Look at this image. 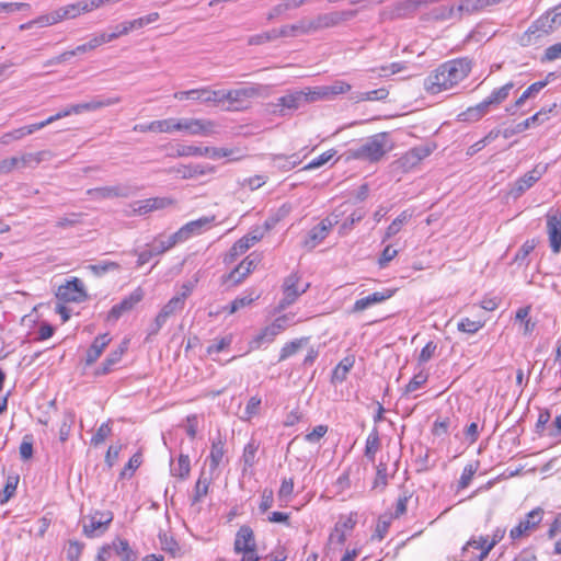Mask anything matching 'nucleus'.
Here are the masks:
<instances>
[{"instance_id": "obj_31", "label": "nucleus", "mask_w": 561, "mask_h": 561, "mask_svg": "<svg viewBox=\"0 0 561 561\" xmlns=\"http://www.w3.org/2000/svg\"><path fill=\"white\" fill-rule=\"evenodd\" d=\"M206 154H208L207 147L194 145H176L173 150L168 153L171 158L206 157Z\"/></svg>"}, {"instance_id": "obj_1", "label": "nucleus", "mask_w": 561, "mask_h": 561, "mask_svg": "<svg viewBox=\"0 0 561 561\" xmlns=\"http://www.w3.org/2000/svg\"><path fill=\"white\" fill-rule=\"evenodd\" d=\"M470 70L471 62L466 58L448 60L425 79V89L432 94L449 90L462 81Z\"/></svg>"}, {"instance_id": "obj_2", "label": "nucleus", "mask_w": 561, "mask_h": 561, "mask_svg": "<svg viewBox=\"0 0 561 561\" xmlns=\"http://www.w3.org/2000/svg\"><path fill=\"white\" fill-rule=\"evenodd\" d=\"M392 147L389 134L378 133L363 139L357 146L350 148L346 153L348 159L378 162Z\"/></svg>"}, {"instance_id": "obj_19", "label": "nucleus", "mask_w": 561, "mask_h": 561, "mask_svg": "<svg viewBox=\"0 0 561 561\" xmlns=\"http://www.w3.org/2000/svg\"><path fill=\"white\" fill-rule=\"evenodd\" d=\"M174 202L170 197H151L142 201H136L133 203V214L146 215L153 210H159L173 205Z\"/></svg>"}, {"instance_id": "obj_6", "label": "nucleus", "mask_w": 561, "mask_h": 561, "mask_svg": "<svg viewBox=\"0 0 561 561\" xmlns=\"http://www.w3.org/2000/svg\"><path fill=\"white\" fill-rule=\"evenodd\" d=\"M180 131L192 136L211 137L219 133V124L208 118H180Z\"/></svg>"}, {"instance_id": "obj_55", "label": "nucleus", "mask_w": 561, "mask_h": 561, "mask_svg": "<svg viewBox=\"0 0 561 561\" xmlns=\"http://www.w3.org/2000/svg\"><path fill=\"white\" fill-rule=\"evenodd\" d=\"M336 154V150L330 149L325 152L321 153L319 157L311 160L308 164H306L302 170H314L318 169L325 163H328L334 156Z\"/></svg>"}, {"instance_id": "obj_22", "label": "nucleus", "mask_w": 561, "mask_h": 561, "mask_svg": "<svg viewBox=\"0 0 561 561\" xmlns=\"http://www.w3.org/2000/svg\"><path fill=\"white\" fill-rule=\"evenodd\" d=\"M122 101L121 96H108V98H102L96 96L92 99L89 102L72 104V111L75 114H81L84 112H92L96 111L103 107L112 106Z\"/></svg>"}, {"instance_id": "obj_56", "label": "nucleus", "mask_w": 561, "mask_h": 561, "mask_svg": "<svg viewBox=\"0 0 561 561\" xmlns=\"http://www.w3.org/2000/svg\"><path fill=\"white\" fill-rule=\"evenodd\" d=\"M62 9H64V12L66 15L65 16L66 20L76 19L77 16H79L82 13H88V7L85 3H83V1H78L76 3L67 4V5L62 7Z\"/></svg>"}, {"instance_id": "obj_29", "label": "nucleus", "mask_w": 561, "mask_h": 561, "mask_svg": "<svg viewBox=\"0 0 561 561\" xmlns=\"http://www.w3.org/2000/svg\"><path fill=\"white\" fill-rule=\"evenodd\" d=\"M110 342L111 337L107 333L98 335L87 351L85 364L92 365L95 363Z\"/></svg>"}, {"instance_id": "obj_27", "label": "nucleus", "mask_w": 561, "mask_h": 561, "mask_svg": "<svg viewBox=\"0 0 561 561\" xmlns=\"http://www.w3.org/2000/svg\"><path fill=\"white\" fill-rule=\"evenodd\" d=\"M216 476V472H211L210 470L208 472L202 470L194 486L193 503L201 502L209 493L210 484Z\"/></svg>"}, {"instance_id": "obj_10", "label": "nucleus", "mask_w": 561, "mask_h": 561, "mask_svg": "<svg viewBox=\"0 0 561 561\" xmlns=\"http://www.w3.org/2000/svg\"><path fill=\"white\" fill-rule=\"evenodd\" d=\"M56 297L65 302H80L87 297L82 282L73 277L60 285L56 291Z\"/></svg>"}, {"instance_id": "obj_8", "label": "nucleus", "mask_w": 561, "mask_h": 561, "mask_svg": "<svg viewBox=\"0 0 561 561\" xmlns=\"http://www.w3.org/2000/svg\"><path fill=\"white\" fill-rule=\"evenodd\" d=\"M543 517V510L536 507L525 515L519 523L510 530V538L515 541L523 537H528L537 529Z\"/></svg>"}, {"instance_id": "obj_45", "label": "nucleus", "mask_w": 561, "mask_h": 561, "mask_svg": "<svg viewBox=\"0 0 561 561\" xmlns=\"http://www.w3.org/2000/svg\"><path fill=\"white\" fill-rule=\"evenodd\" d=\"M549 112H551V108L548 110V111H546L543 108L540 110L539 112H537L533 116H530V117L526 118L525 121L518 123L514 127V131H524V130L528 129L531 125L543 123L548 118L547 114Z\"/></svg>"}, {"instance_id": "obj_36", "label": "nucleus", "mask_w": 561, "mask_h": 561, "mask_svg": "<svg viewBox=\"0 0 561 561\" xmlns=\"http://www.w3.org/2000/svg\"><path fill=\"white\" fill-rule=\"evenodd\" d=\"M278 335L276 330L272 324L265 327L261 332L255 335L250 342V347L252 350L260 348L265 343H271Z\"/></svg>"}, {"instance_id": "obj_5", "label": "nucleus", "mask_w": 561, "mask_h": 561, "mask_svg": "<svg viewBox=\"0 0 561 561\" xmlns=\"http://www.w3.org/2000/svg\"><path fill=\"white\" fill-rule=\"evenodd\" d=\"M113 513L111 511H95L84 518L83 535L88 538H95L103 535L113 522Z\"/></svg>"}, {"instance_id": "obj_26", "label": "nucleus", "mask_w": 561, "mask_h": 561, "mask_svg": "<svg viewBox=\"0 0 561 561\" xmlns=\"http://www.w3.org/2000/svg\"><path fill=\"white\" fill-rule=\"evenodd\" d=\"M16 160V169L35 168L41 162L53 158V152L42 150L35 153H23L21 157H12Z\"/></svg>"}, {"instance_id": "obj_17", "label": "nucleus", "mask_w": 561, "mask_h": 561, "mask_svg": "<svg viewBox=\"0 0 561 561\" xmlns=\"http://www.w3.org/2000/svg\"><path fill=\"white\" fill-rule=\"evenodd\" d=\"M431 152V148L426 146L414 147L400 157L397 160V164L404 172H408L416 167L423 159L428 157Z\"/></svg>"}, {"instance_id": "obj_32", "label": "nucleus", "mask_w": 561, "mask_h": 561, "mask_svg": "<svg viewBox=\"0 0 561 561\" xmlns=\"http://www.w3.org/2000/svg\"><path fill=\"white\" fill-rule=\"evenodd\" d=\"M158 538L161 549L164 552L169 553L173 558L183 557L184 551L173 536L169 535L167 531H160Z\"/></svg>"}, {"instance_id": "obj_41", "label": "nucleus", "mask_w": 561, "mask_h": 561, "mask_svg": "<svg viewBox=\"0 0 561 561\" xmlns=\"http://www.w3.org/2000/svg\"><path fill=\"white\" fill-rule=\"evenodd\" d=\"M191 471V461L187 455L181 454L176 463H171V473L184 480L188 477Z\"/></svg>"}, {"instance_id": "obj_38", "label": "nucleus", "mask_w": 561, "mask_h": 561, "mask_svg": "<svg viewBox=\"0 0 561 561\" xmlns=\"http://www.w3.org/2000/svg\"><path fill=\"white\" fill-rule=\"evenodd\" d=\"M506 529L502 527H497L493 530L490 545L485 546V549L483 552L479 553L478 556H472L467 561H484L490 551L494 548L496 543H499L505 536Z\"/></svg>"}, {"instance_id": "obj_54", "label": "nucleus", "mask_w": 561, "mask_h": 561, "mask_svg": "<svg viewBox=\"0 0 561 561\" xmlns=\"http://www.w3.org/2000/svg\"><path fill=\"white\" fill-rule=\"evenodd\" d=\"M307 340L308 339H299V340H294L291 342L286 343L280 350L278 360L283 362V360L287 359L288 357H290L291 355L296 354L298 352V350L302 346V344L305 342H307Z\"/></svg>"}, {"instance_id": "obj_50", "label": "nucleus", "mask_w": 561, "mask_h": 561, "mask_svg": "<svg viewBox=\"0 0 561 561\" xmlns=\"http://www.w3.org/2000/svg\"><path fill=\"white\" fill-rule=\"evenodd\" d=\"M389 91L386 88H379L368 92L358 93L355 98L356 102L364 101H381L387 99Z\"/></svg>"}, {"instance_id": "obj_21", "label": "nucleus", "mask_w": 561, "mask_h": 561, "mask_svg": "<svg viewBox=\"0 0 561 561\" xmlns=\"http://www.w3.org/2000/svg\"><path fill=\"white\" fill-rule=\"evenodd\" d=\"M127 341H123L117 348L111 351L104 362L94 370V376H104L115 370L121 363L124 353L127 351Z\"/></svg>"}, {"instance_id": "obj_37", "label": "nucleus", "mask_w": 561, "mask_h": 561, "mask_svg": "<svg viewBox=\"0 0 561 561\" xmlns=\"http://www.w3.org/2000/svg\"><path fill=\"white\" fill-rule=\"evenodd\" d=\"M412 214L408 210H403L392 222L388 226L382 242L398 234L402 227L411 219Z\"/></svg>"}, {"instance_id": "obj_46", "label": "nucleus", "mask_w": 561, "mask_h": 561, "mask_svg": "<svg viewBox=\"0 0 561 561\" xmlns=\"http://www.w3.org/2000/svg\"><path fill=\"white\" fill-rule=\"evenodd\" d=\"M250 249V244L248 243V240L239 239L237 242L233 243V245L230 248L229 252L225 256L226 263H232L234 262L240 255L245 253Z\"/></svg>"}, {"instance_id": "obj_11", "label": "nucleus", "mask_w": 561, "mask_h": 561, "mask_svg": "<svg viewBox=\"0 0 561 561\" xmlns=\"http://www.w3.org/2000/svg\"><path fill=\"white\" fill-rule=\"evenodd\" d=\"M145 296L142 288L137 287L121 302L114 305L107 314L108 321H117L123 314L131 311L134 307L139 304Z\"/></svg>"}, {"instance_id": "obj_59", "label": "nucleus", "mask_w": 561, "mask_h": 561, "mask_svg": "<svg viewBox=\"0 0 561 561\" xmlns=\"http://www.w3.org/2000/svg\"><path fill=\"white\" fill-rule=\"evenodd\" d=\"M261 402V398L256 396L251 397L245 405L241 420L250 421L253 416H255L259 413Z\"/></svg>"}, {"instance_id": "obj_20", "label": "nucleus", "mask_w": 561, "mask_h": 561, "mask_svg": "<svg viewBox=\"0 0 561 561\" xmlns=\"http://www.w3.org/2000/svg\"><path fill=\"white\" fill-rule=\"evenodd\" d=\"M356 514L351 513L347 516H341L334 526V529L329 536L331 543L342 545L346 540L347 533H350L356 525Z\"/></svg>"}, {"instance_id": "obj_58", "label": "nucleus", "mask_w": 561, "mask_h": 561, "mask_svg": "<svg viewBox=\"0 0 561 561\" xmlns=\"http://www.w3.org/2000/svg\"><path fill=\"white\" fill-rule=\"evenodd\" d=\"M325 87L329 100L339 94L347 93L352 89V85L343 80H335L332 84Z\"/></svg>"}, {"instance_id": "obj_34", "label": "nucleus", "mask_w": 561, "mask_h": 561, "mask_svg": "<svg viewBox=\"0 0 561 561\" xmlns=\"http://www.w3.org/2000/svg\"><path fill=\"white\" fill-rule=\"evenodd\" d=\"M215 217H202L196 220H192L187 224H185L183 227H181V231H183V234L185 236L186 240L190 239L194 234H198L202 232V230L206 227H209V225L214 221Z\"/></svg>"}, {"instance_id": "obj_62", "label": "nucleus", "mask_w": 561, "mask_h": 561, "mask_svg": "<svg viewBox=\"0 0 561 561\" xmlns=\"http://www.w3.org/2000/svg\"><path fill=\"white\" fill-rule=\"evenodd\" d=\"M482 327H483L482 322L473 321V320H470L469 318L461 319L457 324V328L459 331L469 333V334L477 333Z\"/></svg>"}, {"instance_id": "obj_51", "label": "nucleus", "mask_w": 561, "mask_h": 561, "mask_svg": "<svg viewBox=\"0 0 561 561\" xmlns=\"http://www.w3.org/2000/svg\"><path fill=\"white\" fill-rule=\"evenodd\" d=\"M208 154L206 157L210 159H219L224 157L231 158V161H239L242 156H234L239 150L237 149H226V148H216V147H207Z\"/></svg>"}, {"instance_id": "obj_63", "label": "nucleus", "mask_w": 561, "mask_h": 561, "mask_svg": "<svg viewBox=\"0 0 561 561\" xmlns=\"http://www.w3.org/2000/svg\"><path fill=\"white\" fill-rule=\"evenodd\" d=\"M141 455L139 453L134 454L122 470L121 478H130L134 471L141 465Z\"/></svg>"}, {"instance_id": "obj_16", "label": "nucleus", "mask_w": 561, "mask_h": 561, "mask_svg": "<svg viewBox=\"0 0 561 561\" xmlns=\"http://www.w3.org/2000/svg\"><path fill=\"white\" fill-rule=\"evenodd\" d=\"M547 233L552 252L559 253L561 250V211L547 214Z\"/></svg>"}, {"instance_id": "obj_30", "label": "nucleus", "mask_w": 561, "mask_h": 561, "mask_svg": "<svg viewBox=\"0 0 561 561\" xmlns=\"http://www.w3.org/2000/svg\"><path fill=\"white\" fill-rule=\"evenodd\" d=\"M513 88H514V83L510 81V82L505 83L504 85H502L497 89H494L491 92V94L482 101V103L490 112V110L492 107L499 106L508 98L511 90Z\"/></svg>"}, {"instance_id": "obj_44", "label": "nucleus", "mask_w": 561, "mask_h": 561, "mask_svg": "<svg viewBox=\"0 0 561 561\" xmlns=\"http://www.w3.org/2000/svg\"><path fill=\"white\" fill-rule=\"evenodd\" d=\"M259 447L260 443L254 438H251L249 443L244 446L242 461L245 468H252L254 466Z\"/></svg>"}, {"instance_id": "obj_61", "label": "nucleus", "mask_w": 561, "mask_h": 561, "mask_svg": "<svg viewBox=\"0 0 561 561\" xmlns=\"http://www.w3.org/2000/svg\"><path fill=\"white\" fill-rule=\"evenodd\" d=\"M388 484V476H387V465L385 462H379L377 466L376 477L373 483L374 489L383 490Z\"/></svg>"}, {"instance_id": "obj_53", "label": "nucleus", "mask_w": 561, "mask_h": 561, "mask_svg": "<svg viewBox=\"0 0 561 561\" xmlns=\"http://www.w3.org/2000/svg\"><path fill=\"white\" fill-rule=\"evenodd\" d=\"M354 365V359L351 357L343 358L333 370V379L336 381L345 380L350 369Z\"/></svg>"}, {"instance_id": "obj_15", "label": "nucleus", "mask_w": 561, "mask_h": 561, "mask_svg": "<svg viewBox=\"0 0 561 561\" xmlns=\"http://www.w3.org/2000/svg\"><path fill=\"white\" fill-rule=\"evenodd\" d=\"M353 15L352 12L347 11H334L318 15L314 20L309 22V28L311 32L329 28L339 25L341 22L346 21Z\"/></svg>"}, {"instance_id": "obj_60", "label": "nucleus", "mask_w": 561, "mask_h": 561, "mask_svg": "<svg viewBox=\"0 0 561 561\" xmlns=\"http://www.w3.org/2000/svg\"><path fill=\"white\" fill-rule=\"evenodd\" d=\"M232 343L231 335L224 336L221 339L214 340L208 346H207V353L209 355L211 354H218L226 350L230 344Z\"/></svg>"}, {"instance_id": "obj_28", "label": "nucleus", "mask_w": 561, "mask_h": 561, "mask_svg": "<svg viewBox=\"0 0 561 561\" xmlns=\"http://www.w3.org/2000/svg\"><path fill=\"white\" fill-rule=\"evenodd\" d=\"M304 99V91H293L278 98L276 106L280 107V113L284 115L285 111H295L305 105Z\"/></svg>"}, {"instance_id": "obj_52", "label": "nucleus", "mask_w": 561, "mask_h": 561, "mask_svg": "<svg viewBox=\"0 0 561 561\" xmlns=\"http://www.w3.org/2000/svg\"><path fill=\"white\" fill-rule=\"evenodd\" d=\"M119 264L113 261H100L96 264L89 265V270L96 276H102L111 271L119 270Z\"/></svg>"}, {"instance_id": "obj_49", "label": "nucleus", "mask_w": 561, "mask_h": 561, "mask_svg": "<svg viewBox=\"0 0 561 561\" xmlns=\"http://www.w3.org/2000/svg\"><path fill=\"white\" fill-rule=\"evenodd\" d=\"M305 95V104L320 101V100H329L327 87H316V88H308L307 90H302Z\"/></svg>"}, {"instance_id": "obj_23", "label": "nucleus", "mask_w": 561, "mask_h": 561, "mask_svg": "<svg viewBox=\"0 0 561 561\" xmlns=\"http://www.w3.org/2000/svg\"><path fill=\"white\" fill-rule=\"evenodd\" d=\"M261 262V255L259 253H250L231 273L228 278L234 283H240Z\"/></svg>"}, {"instance_id": "obj_47", "label": "nucleus", "mask_w": 561, "mask_h": 561, "mask_svg": "<svg viewBox=\"0 0 561 561\" xmlns=\"http://www.w3.org/2000/svg\"><path fill=\"white\" fill-rule=\"evenodd\" d=\"M154 133H172L180 131V119L167 118L160 121H153Z\"/></svg>"}, {"instance_id": "obj_43", "label": "nucleus", "mask_w": 561, "mask_h": 561, "mask_svg": "<svg viewBox=\"0 0 561 561\" xmlns=\"http://www.w3.org/2000/svg\"><path fill=\"white\" fill-rule=\"evenodd\" d=\"M113 549L121 557L122 561H135L137 556L130 548L126 539H117L113 541Z\"/></svg>"}, {"instance_id": "obj_39", "label": "nucleus", "mask_w": 561, "mask_h": 561, "mask_svg": "<svg viewBox=\"0 0 561 561\" xmlns=\"http://www.w3.org/2000/svg\"><path fill=\"white\" fill-rule=\"evenodd\" d=\"M309 22L300 21L297 24L291 25H283L277 30L278 37H293L298 34H307L310 33Z\"/></svg>"}, {"instance_id": "obj_57", "label": "nucleus", "mask_w": 561, "mask_h": 561, "mask_svg": "<svg viewBox=\"0 0 561 561\" xmlns=\"http://www.w3.org/2000/svg\"><path fill=\"white\" fill-rule=\"evenodd\" d=\"M159 18H160V15H159L158 12H152V13H150L148 15H145V16L131 20V21H126V22H127V24L129 26V30L131 32L134 30L142 28L144 26L158 21Z\"/></svg>"}, {"instance_id": "obj_13", "label": "nucleus", "mask_w": 561, "mask_h": 561, "mask_svg": "<svg viewBox=\"0 0 561 561\" xmlns=\"http://www.w3.org/2000/svg\"><path fill=\"white\" fill-rule=\"evenodd\" d=\"M545 172V168L536 167L531 171L517 179L510 187L508 195L514 199L520 197L537 181L540 180Z\"/></svg>"}, {"instance_id": "obj_3", "label": "nucleus", "mask_w": 561, "mask_h": 561, "mask_svg": "<svg viewBox=\"0 0 561 561\" xmlns=\"http://www.w3.org/2000/svg\"><path fill=\"white\" fill-rule=\"evenodd\" d=\"M559 28H561V5L534 22L520 36L519 43L523 46L538 45L545 36Z\"/></svg>"}, {"instance_id": "obj_48", "label": "nucleus", "mask_w": 561, "mask_h": 561, "mask_svg": "<svg viewBox=\"0 0 561 561\" xmlns=\"http://www.w3.org/2000/svg\"><path fill=\"white\" fill-rule=\"evenodd\" d=\"M19 483V476H9L4 488L0 492V504H5L14 494Z\"/></svg>"}, {"instance_id": "obj_33", "label": "nucleus", "mask_w": 561, "mask_h": 561, "mask_svg": "<svg viewBox=\"0 0 561 561\" xmlns=\"http://www.w3.org/2000/svg\"><path fill=\"white\" fill-rule=\"evenodd\" d=\"M225 440L221 437L214 439L211 443L210 454L207 458L209 461V470L216 472L225 456Z\"/></svg>"}, {"instance_id": "obj_14", "label": "nucleus", "mask_w": 561, "mask_h": 561, "mask_svg": "<svg viewBox=\"0 0 561 561\" xmlns=\"http://www.w3.org/2000/svg\"><path fill=\"white\" fill-rule=\"evenodd\" d=\"M233 550L236 553H257L256 541L252 528L242 525L236 534Z\"/></svg>"}, {"instance_id": "obj_40", "label": "nucleus", "mask_w": 561, "mask_h": 561, "mask_svg": "<svg viewBox=\"0 0 561 561\" xmlns=\"http://www.w3.org/2000/svg\"><path fill=\"white\" fill-rule=\"evenodd\" d=\"M547 84L548 80L537 81L530 84L507 111H512L513 107H520L528 99L535 98Z\"/></svg>"}, {"instance_id": "obj_7", "label": "nucleus", "mask_w": 561, "mask_h": 561, "mask_svg": "<svg viewBox=\"0 0 561 561\" xmlns=\"http://www.w3.org/2000/svg\"><path fill=\"white\" fill-rule=\"evenodd\" d=\"M300 277L297 274L288 275L283 284V298L278 302L276 310L283 311L291 306L309 288V284L299 285Z\"/></svg>"}, {"instance_id": "obj_24", "label": "nucleus", "mask_w": 561, "mask_h": 561, "mask_svg": "<svg viewBox=\"0 0 561 561\" xmlns=\"http://www.w3.org/2000/svg\"><path fill=\"white\" fill-rule=\"evenodd\" d=\"M87 194L93 199H106L129 196V187L123 184L90 188Z\"/></svg>"}, {"instance_id": "obj_35", "label": "nucleus", "mask_w": 561, "mask_h": 561, "mask_svg": "<svg viewBox=\"0 0 561 561\" xmlns=\"http://www.w3.org/2000/svg\"><path fill=\"white\" fill-rule=\"evenodd\" d=\"M486 113H489L488 108L484 106L482 101L474 106L468 107L466 111L458 114V121L460 122H478L481 119Z\"/></svg>"}, {"instance_id": "obj_18", "label": "nucleus", "mask_w": 561, "mask_h": 561, "mask_svg": "<svg viewBox=\"0 0 561 561\" xmlns=\"http://www.w3.org/2000/svg\"><path fill=\"white\" fill-rule=\"evenodd\" d=\"M169 173H175L181 179L188 180L216 172V167L210 164H182L168 170Z\"/></svg>"}, {"instance_id": "obj_25", "label": "nucleus", "mask_w": 561, "mask_h": 561, "mask_svg": "<svg viewBox=\"0 0 561 561\" xmlns=\"http://www.w3.org/2000/svg\"><path fill=\"white\" fill-rule=\"evenodd\" d=\"M393 294L394 290L386 289L383 291H376L364 298L357 299L353 306V312H360L374 305L383 302L385 300L391 298Z\"/></svg>"}, {"instance_id": "obj_12", "label": "nucleus", "mask_w": 561, "mask_h": 561, "mask_svg": "<svg viewBox=\"0 0 561 561\" xmlns=\"http://www.w3.org/2000/svg\"><path fill=\"white\" fill-rule=\"evenodd\" d=\"M173 96L176 100L191 99L206 105L218 106V90H211L209 87L175 92Z\"/></svg>"}, {"instance_id": "obj_4", "label": "nucleus", "mask_w": 561, "mask_h": 561, "mask_svg": "<svg viewBox=\"0 0 561 561\" xmlns=\"http://www.w3.org/2000/svg\"><path fill=\"white\" fill-rule=\"evenodd\" d=\"M261 85H250L240 89L218 90V106L224 105L226 102L229 105L226 107L228 111L239 110L237 104L242 103L248 99H252L261 94Z\"/></svg>"}, {"instance_id": "obj_9", "label": "nucleus", "mask_w": 561, "mask_h": 561, "mask_svg": "<svg viewBox=\"0 0 561 561\" xmlns=\"http://www.w3.org/2000/svg\"><path fill=\"white\" fill-rule=\"evenodd\" d=\"M336 220L330 217L322 219L317 226L312 227L305 237L301 245L308 251L313 250L320 244L329 234Z\"/></svg>"}, {"instance_id": "obj_64", "label": "nucleus", "mask_w": 561, "mask_h": 561, "mask_svg": "<svg viewBox=\"0 0 561 561\" xmlns=\"http://www.w3.org/2000/svg\"><path fill=\"white\" fill-rule=\"evenodd\" d=\"M296 323L294 314H283L276 318L271 324L274 327L276 332L279 334L285 331L287 328L294 325Z\"/></svg>"}, {"instance_id": "obj_42", "label": "nucleus", "mask_w": 561, "mask_h": 561, "mask_svg": "<svg viewBox=\"0 0 561 561\" xmlns=\"http://www.w3.org/2000/svg\"><path fill=\"white\" fill-rule=\"evenodd\" d=\"M379 448H380L379 434H378V431L375 428L367 436L366 445H365V457L369 461L374 462L375 458H376V454L379 450Z\"/></svg>"}]
</instances>
